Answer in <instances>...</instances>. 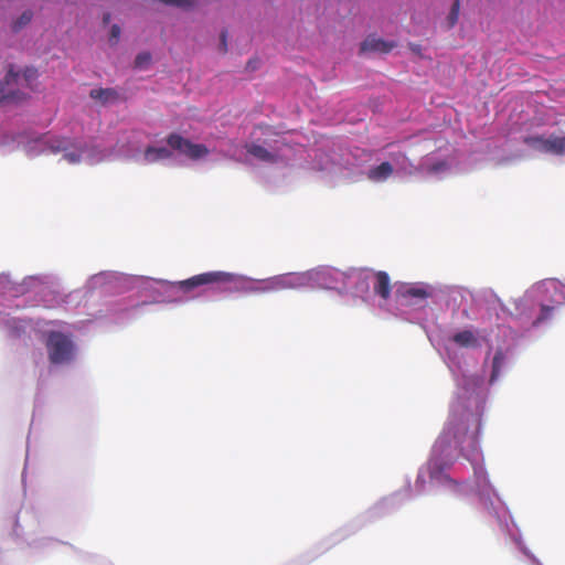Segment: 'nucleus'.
Listing matches in <instances>:
<instances>
[{"instance_id":"obj_1","label":"nucleus","mask_w":565,"mask_h":565,"mask_svg":"<svg viewBox=\"0 0 565 565\" xmlns=\"http://www.w3.org/2000/svg\"><path fill=\"white\" fill-rule=\"evenodd\" d=\"M205 285H217L223 291L265 292L263 280L256 285L246 277L220 270L202 273L178 282L184 292Z\"/></svg>"},{"instance_id":"obj_2","label":"nucleus","mask_w":565,"mask_h":565,"mask_svg":"<svg viewBox=\"0 0 565 565\" xmlns=\"http://www.w3.org/2000/svg\"><path fill=\"white\" fill-rule=\"evenodd\" d=\"M477 450V434H468V426L463 420L450 419L434 445V451L440 455H450V449H458L465 457H469L465 444Z\"/></svg>"},{"instance_id":"obj_3","label":"nucleus","mask_w":565,"mask_h":565,"mask_svg":"<svg viewBox=\"0 0 565 565\" xmlns=\"http://www.w3.org/2000/svg\"><path fill=\"white\" fill-rule=\"evenodd\" d=\"M49 359L53 364L68 362L73 356L74 345L71 339L61 332H50L46 340Z\"/></svg>"},{"instance_id":"obj_4","label":"nucleus","mask_w":565,"mask_h":565,"mask_svg":"<svg viewBox=\"0 0 565 565\" xmlns=\"http://www.w3.org/2000/svg\"><path fill=\"white\" fill-rule=\"evenodd\" d=\"M523 142L535 151L552 154L565 153V137L551 136L544 138L543 136H527L524 137Z\"/></svg>"},{"instance_id":"obj_5","label":"nucleus","mask_w":565,"mask_h":565,"mask_svg":"<svg viewBox=\"0 0 565 565\" xmlns=\"http://www.w3.org/2000/svg\"><path fill=\"white\" fill-rule=\"evenodd\" d=\"M167 142L172 149L178 150L180 153L192 160H198L202 157H205L210 152L206 146L201 143H193L189 139H185L178 134L169 135Z\"/></svg>"},{"instance_id":"obj_6","label":"nucleus","mask_w":565,"mask_h":565,"mask_svg":"<svg viewBox=\"0 0 565 565\" xmlns=\"http://www.w3.org/2000/svg\"><path fill=\"white\" fill-rule=\"evenodd\" d=\"M305 284V277L296 274L276 276L263 280L264 291H277L289 288H297Z\"/></svg>"},{"instance_id":"obj_7","label":"nucleus","mask_w":565,"mask_h":565,"mask_svg":"<svg viewBox=\"0 0 565 565\" xmlns=\"http://www.w3.org/2000/svg\"><path fill=\"white\" fill-rule=\"evenodd\" d=\"M39 77L38 70L34 67H25L22 73L14 72L13 67L10 66L8 73L6 75V85H10L12 83L19 84L22 81V85L33 89Z\"/></svg>"},{"instance_id":"obj_8","label":"nucleus","mask_w":565,"mask_h":565,"mask_svg":"<svg viewBox=\"0 0 565 565\" xmlns=\"http://www.w3.org/2000/svg\"><path fill=\"white\" fill-rule=\"evenodd\" d=\"M315 276L320 286L327 289H337L339 282L344 286V279L347 278L344 273L332 268L318 270Z\"/></svg>"},{"instance_id":"obj_9","label":"nucleus","mask_w":565,"mask_h":565,"mask_svg":"<svg viewBox=\"0 0 565 565\" xmlns=\"http://www.w3.org/2000/svg\"><path fill=\"white\" fill-rule=\"evenodd\" d=\"M395 41H385L383 39L376 38L375 35H369L360 46L361 53H381L387 54L394 47H396Z\"/></svg>"},{"instance_id":"obj_10","label":"nucleus","mask_w":565,"mask_h":565,"mask_svg":"<svg viewBox=\"0 0 565 565\" xmlns=\"http://www.w3.org/2000/svg\"><path fill=\"white\" fill-rule=\"evenodd\" d=\"M89 97L99 102L103 106L127 100L126 96H124L117 88L113 87L94 88L89 92Z\"/></svg>"},{"instance_id":"obj_11","label":"nucleus","mask_w":565,"mask_h":565,"mask_svg":"<svg viewBox=\"0 0 565 565\" xmlns=\"http://www.w3.org/2000/svg\"><path fill=\"white\" fill-rule=\"evenodd\" d=\"M374 294L383 300H387L392 292L391 278L386 271L380 270L373 275Z\"/></svg>"},{"instance_id":"obj_12","label":"nucleus","mask_w":565,"mask_h":565,"mask_svg":"<svg viewBox=\"0 0 565 565\" xmlns=\"http://www.w3.org/2000/svg\"><path fill=\"white\" fill-rule=\"evenodd\" d=\"M245 148H246V151L250 156L255 157L256 159H258L260 161L274 163L278 159V157L275 153H271L263 146H259L256 143H250V145H246Z\"/></svg>"},{"instance_id":"obj_13","label":"nucleus","mask_w":565,"mask_h":565,"mask_svg":"<svg viewBox=\"0 0 565 565\" xmlns=\"http://www.w3.org/2000/svg\"><path fill=\"white\" fill-rule=\"evenodd\" d=\"M393 173V167L390 162H382L381 164L372 168L367 177L372 181H384Z\"/></svg>"},{"instance_id":"obj_14","label":"nucleus","mask_w":565,"mask_h":565,"mask_svg":"<svg viewBox=\"0 0 565 565\" xmlns=\"http://www.w3.org/2000/svg\"><path fill=\"white\" fill-rule=\"evenodd\" d=\"M397 292L404 298L425 299L428 297V292L424 288L413 285H404L397 289Z\"/></svg>"},{"instance_id":"obj_15","label":"nucleus","mask_w":565,"mask_h":565,"mask_svg":"<svg viewBox=\"0 0 565 565\" xmlns=\"http://www.w3.org/2000/svg\"><path fill=\"white\" fill-rule=\"evenodd\" d=\"M171 154V151L167 148L148 147L145 151V159L148 162H154L157 160L169 159Z\"/></svg>"},{"instance_id":"obj_16","label":"nucleus","mask_w":565,"mask_h":565,"mask_svg":"<svg viewBox=\"0 0 565 565\" xmlns=\"http://www.w3.org/2000/svg\"><path fill=\"white\" fill-rule=\"evenodd\" d=\"M452 341L456 344H458L460 347H465V348L475 347V345H477V342H478L473 332L470 330H463V331L457 332L456 334H454Z\"/></svg>"},{"instance_id":"obj_17","label":"nucleus","mask_w":565,"mask_h":565,"mask_svg":"<svg viewBox=\"0 0 565 565\" xmlns=\"http://www.w3.org/2000/svg\"><path fill=\"white\" fill-rule=\"evenodd\" d=\"M32 18H33L32 11L25 10L24 12L21 13V15L17 20H14L12 22V25H11L12 30L14 32H19L20 30H22L25 25H28L31 22Z\"/></svg>"},{"instance_id":"obj_18","label":"nucleus","mask_w":565,"mask_h":565,"mask_svg":"<svg viewBox=\"0 0 565 565\" xmlns=\"http://www.w3.org/2000/svg\"><path fill=\"white\" fill-rule=\"evenodd\" d=\"M502 364H503V354H502V352H497L494 354L493 361H492V373H491L490 382H493L497 380Z\"/></svg>"},{"instance_id":"obj_19","label":"nucleus","mask_w":565,"mask_h":565,"mask_svg":"<svg viewBox=\"0 0 565 565\" xmlns=\"http://www.w3.org/2000/svg\"><path fill=\"white\" fill-rule=\"evenodd\" d=\"M459 10H460V1L459 0H455L452 6H451L450 12L448 14V18H447L448 26L449 28L455 26V24L457 23L458 18H459Z\"/></svg>"},{"instance_id":"obj_20","label":"nucleus","mask_w":565,"mask_h":565,"mask_svg":"<svg viewBox=\"0 0 565 565\" xmlns=\"http://www.w3.org/2000/svg\"><path fill=\"white\" fill-rule=\"evenodd\" d=\"M151 60V55L149 53H140L137 55L136 60H135V64L137 67L141 68L143 67L146 64H148Z\"/></svg>"},{"instance_id":"obj_21","label":"nucleus","mask_w":565,"mask_h":565,"mask_svg":"<svg viewBox=\"0 0 565 565\" xmlns=\"http://www.w3.org/2000/svg\"><path fill=\"white\" fill-rule=\"evenodd\" d=\"M120 32L121 31H120V26L119 25H117V24L111 25L109 41L113 44L117 43V41L119 40Z\"/></svg>"},{"instance_id":"obj_22","label":"nucleus","mask_w":565,"mask_h":565,"mask_svg":"<svg viewBox=\"0 0 565 565\" xmlns=\"http://www.w3.org/2000/svg\"><path fill=\"white\" fill-rule=\"evenodd\" d=\"M446 168H447V163L445 161H439V162L433 164L430 168H428L427 171L430 173H436V172L445 170Z\"/></svg>"},{"instance_id":"obj_23","label":"nucleus","mask_w":565,"mask_h":565,"mask_svg":"<svg viewBox=\"0 0 565 565\" xmlns=\"http://www.w3.org/2000/svg\"><path fill=\"white\" fill-rule=\"evenodd\" d=\"M553 307L550 306H542L541 308V316L537 318L539 321L545 320L550 317L551 312L553 311Z\"/></svg>"},{"instance_id":"obj_24","label":"nucleus","mask_w":565,"mask_h":565,"mask_svg":"<svg viewBox=\"0 0 565 565\" xmlns=\"http://www.w3.org/2000/svg\"><path fill=\"white\" fill-rule=\"evenodd\" d=\"M70 163H76L79 161V154L74 152H67L63 156Z\"/></svg>"},{"instance_id":"obj_25","label":"nucleus","mask_w":565,"mask_h":565,"mask_svg":"<svg viewBox=\"0 0 565 565\" xmlns=\"http://www.w3.org/2000/svg\"><path fill=\"white\" fill-rule=\"evenodd\" d=\"M359 281H360V285H361V289H367L369 288V282H367V278H363L362 277V274H359Z\"/></svg>"},{"instance_id":"obj_26","label":"nucleus","mask_w":565,"mask_h":565,"mask_svg":"<svg viewBox=\"0 0 565 565\" xmlns=\"http://www.w3.org/2000/svg\"><path fill=\"white\" fill-rule=\"evenodd\" d=\"M10 93H11V92H9L8 94H6V93H4V84H2V83L0 82V103H1L3 99H6V98L9 96V94H10Z\"/></svg>"},{"instance_id":"obj_27","label":"nucleus","mask_w":565,"mask_h":565,"mask_svg":"<svg viewBox=\"0 0 565 565\" xmlns=\"http://www.w3.org/2000/svg\"><path fill=\"white\" fill-rule=\"evenodd\" d=\"M221 40H222V44L224 46V51H226V34H225V32H223L221 34Z\"/></svg>"},{"instance_id":"obj_28","label":"nucleus","mask_w":565,"mask_h":565,"mask_svg":"<svg viewBox=\"0 0 565 565\" xmlns=\"http://www.w3.org/2000/svg\"><path fill=\"white\" fill-rule=\"evenodd\" d=\"M110 21V13H105L103 17L104 24H107Z\"/></svg>"},{"instance_id":"obj_29","label":"nucleus","mask_w":565,"mask_h":565,"mask_svg":"<svg viewBox=\"0 0 565 565\" xmlns=\"http://www.w3.org/2000/svg\"><path fill=\"white\" fill-rule=\"evenodd\" d=\"M471 381H472V383H473L475 385H481V384H482V380H481V379H479V377H473V379H471Z\"/></svg>"}]
</instances>
